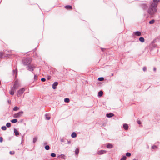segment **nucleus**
I'll use <instances>...</instances> for the list:
<instances>
[{"label":"nucleus","mask_w":160,"mask_h":160,"mask_svg":"<svg viewBox=\"0 0 160 160\" xmlns=\"http://www.w3.org/2000/svg\"><path fill=\"white\" fill-rule=\"evenodd\" d=\"M139 40L141 42H144L145 40L144 38L142 37H140L139 39Z\"/></svg>","instance_id":"aec40b11"},{"label":"nucleus","mask_w":160,"mask_h":160,"mask_svg":"<svg viewBox=\"0 0 160 160\" xmlns=\"http://www.w3.org/2000/svg\"><path fill=\"white\" fill-rule=\"evenodd\" d=\"M23 113L22 111H21L18 113L14 114L13 115V117L15 118H18L20 117Z\"/></svg>","instance_id":"20e7f679"},{"label":"nucleus","mask_w":160,"mask_h":160,"mask_svg":"<svg viewBox=\"0 0 160 160\" xmlns=\"http://www.w3.org/2000/svg\"><path fill=\"white\" fill-rule=\"evenodd\" d=\"M71 136L72 138H75L77 136V134L75 132H73L71 134Z\"/></svg>","instance_id":"412c9836"},{"label":"nucleus","mask_w":160,"mask_h":160,"mask_svg":"<svg viewBox=\"0 0 160 160\" xmlns=\"http://www.w3.org/2000/svg\"><path fill=\"white\" fill-rule=\"evenodd\" d=\"M37 138L36 137H35L33 138V142L35 143L37 141Z\"/></svg>","instance_id":"a878e982"},{"label":"nucleus","mask_w":160,"mask_h":160,"mask_svg":"<svg viewBox=\"0 0 160 160\" xmlns=\"http://www.w3.org/2000/svg\"><path fill=\"white\" fill-rule=\"evenodd\" d=\"M131 155V154L130 152H127L126 153V156L128 157H130Z\"/></svg>","instance_id":"72a5a7b5"},{"label":"nucleus","mask_w":160,"mask_h":160,"mask_svg":"<svg viewBox=\"0 0 160 160\" xmlns=\"http://www.w3.org/2000/svg\"><path fill=\"white\" fill-rule=\"evenodd\" d=\"M25 90V89L24 88H22V89L18 90L17 92V95H21L23 94Z\"/></svg>","instance_id":"423d86ee"},{"label":"nucleus","mask_w":160,"mask_h":160,"mask_svg":"<svg viewBox=\"0 0 160 160\" xmlns=\"http://www.w3.org/2000/svg\"><path fill=\"white\" fill-rule=\"evenodd\" d=\"M79 152V149L78 148H77L75 151V153L76 155L78 154Z\"/></svg>","instance_id":"393cba45"},{"label":"nucleus","mask_w":160,"mask_h":160,"mask_svg":"<svg viewBox=\"0 0 160 160\" xmlns=\"http://www.w3.org/2000/svg\"><path fill=\"white\" fill-rule=\"evenodd\" d=\"M123 127L125 130H127L128 129V125L127 124H123Z\"/></svg>","instance_id":"2eb2a0df"},{"label":"nucleus","mask_w":160,"mask_h":160,"mask_svg":"<svg viewBox=\"0 0 160 160\" xmlns=\"http://www.w3.org/2000/svg\"><path fill=\"white\" fill-rule=\"evenodd\" d=\"M3 138L2 137H0V142H2L3 141Z\"/></svg>","instance_id":"37998d69"},{"label":"nucleus","mask_w":160,"mask_h":160,"mask_svg":"<svg viewBox=\"0 0 160 160\" xmlns=\"http://www.w3.org/2000/svg\"><path fill=\"white\" fill-rule=\"evenodd\" d=\"M3 130H5L7 129L6 127L5 126H3L1 128Z\"/></svg>","instance_id":"473e14b6"},{"label":"nucleus","mask_w":160,"mask_h":160,"mask_svg":"<svg viewBox=\"0 0 160 160\" xmlns=\"http://www.w3.org/2000/svg\"><path fill=\"white\" fill-rule=\"evenodd\" d=\"M46 119L47 120H49L50 119V116L48 114H46L45 115Z\"/></svg>","instance_id":"6ab92c4d"},{"label":"nucleus","mask_w":160,"mask_h":160,"mask_svg":"<svg viewBox=\"0 0 160 160\" xmlns=\"http://www.w3.org/2000/svg\"><path fill=\"white\" fill-rule=\"evenodd\" d=\"M65 8L67 9H72V7L71 6L67 5L65 6Z\"/></svg>","instance_id":"dca6fc26"},{"label":"nucleus","mask_w":160,"mask_h":160,"mask_svg":"<svg viewBox=\"0 0 160 160\" xmlns=\"http://www.w3.org/2000/svg\"><path fill=\"white\" fill-rule=\"evenodd\" d=\"M137 122L139 124H140L141 123V122L139 120Z\"/></svg>","instance_id":"c03bdc74"},{"label":"nucleus","mask_w":160,"mask_h":160,"mask_svg":"<svg viewBox=\"0 0 160 160\" xmlns=\"http://www.w3.org/2000/svg\"><path fill=\"white\" fill-rule=\"evenodd\" d=\"M60 156L62 158L65 159V156L64 155L61 154Z\"/></svg>","instance_id":"f704fd0d"},{"label":"nucleus","mask_w":160,"mask_h":160,"mask_svg":"<svg viewBox=\"0 0 160 160\" xmlns=\"http://www.w3.org/2000/svg\"><path fill=\"white\" fill-rule=\"evenodd\" d=\"M103 95V92L102 91H100L98 93V96L99 97H101Z\"/></svg>","instance_id":"a211bd4d"},{"label":"nucleus","mask_w":160,"mask_h":160,"mask_svg":"<svg viewBox=\"0 0 160 160\" xmlns=\"http://www.w3.org/2000/svg\"><path fill=\"white\" fill-rule=\"evenodd\" d=\"M11 121L12 123H15L18 122V120L16 119H14L11 120Z\"/></svg>","instance_id":"4be33fe9"},{"label":"nucleus","mask_w":160,"mask_h":160,"mask_svg":"<svg viewBox=\"0 0 160 160\" xmlns=\"http://www.w3.org/2000/svg\"><path fill=\"white\" fill-rule=\"evenodd\" d=\"M19 109V108H18V107L17 106H15L13 108V110L14 111H17Z\"/></svg>","instance_id":"b1692460"},{"label":"nucleus","mask_w":160,"mask_h":160,"mask_svg":"<svg viewBox=\"0 0 160 160\" xmlns=\"http://www.w3.org/2000/svg\"><path fill=\"white\" fill-rule=\"evenodd\" d=\"M15 152L14 151H10L9 152V153L11 155H13L14 154Z\"/></svg>","instance_id":"c9c22d12"},{"label":"nucleus","mask_w":160,"mask_h":160,"mask_svg":"<svg viewBox=\"0 0 160 160\" xmlns=\"http://www.w3.org/2000/svg\"><path fill=\"white\" fill-rule=\"evenodd\" d=\"M45 148L46 150H48L50 149V147L48 145H46Z\"/></svg>","instance_id":"c85d7f7f"},{"label":"nucleus","mask_w":160,"mask_h":160,"mask_svg":"<svg viewBox=\"0 0 160 160\" xmlns=\"http://www.w3.org/2000/svg\"><path fill=\"white\" fill-rule=\"evenodd\" d=\"M58 82H54L52 85V88L53 89L56 88V87L58 85Z\"/></svg>","instance_id":"1a4fd4ad"},{"label":"nucleus","mask_w":160,"mask_h":160,"mask_svg":"<svg viewBox=\"0 0 160 160\" xmlns=\"http://www.w3.org/2000/svg\"><path fill=\"white\" fill-rule=\"evenodd\" d=\"M14 89H13L12 88H11V90H10L9 92L10 94L11 95H13L14 93V91H15Z\"/></svg>","instance_id":"f8f14e48"},{"label":"nucleus","mask_w":160,"mask_h":160,"mask_svg":"<svg viewBox=\"0 0 160 160\" xmlns=\"http://www.w3.org/2000/svg\"><path fill=\"white\" fill-rule=\"evenodd\" d=\"M41 80L42 82H45L46 81V79L45 78H41Z\"/></svg>","instance_id":"58836bf2"},{"label":"nucleus","mask_w":160,"mask_h":160,"mask_svg":"<svg viewBox=\"0 0 160 160\" xmlns=\"http://www.w3.org/2000/svg\"><path fill=\"white\" fill-rule=\"evenodd\" d=\"M31 60L30 59L26 58L22 60V63L24 65L28 66L31 63Z\"/></svg>","instance_id":"f03ea898"},{"label":"nucleus","mask_w":160,"mask_h":160,"mask_svg":"<svg viewBox=\"0 0 160 160\" xmlns=\"http://www.w3.org/2000/svg\"><path fill=\"white\" fill-rule=\"evenodd\" d=\"M155 22V20H152L149 21V23L150 24H152Z\"/></svg>","instance_id":"cd10ccee"},{"label":"nucleus","mask_w":160,"mask_h":160,"mask_svg":"<svg viewBox=\"0 0 160 160\" xmlns=\"http://www.w3.org/2000/svg\"><path fill=\"white\" fill-rule=\"evenodd\" d=\"M133 34L137 36H140L141 35V33L139 31H137L133 33Z\"/></svg>","instance_id":"9d476101"},{"label":"nucleus","mask_w":160,"mask_h":160,"mask_svg":"<svg viewBox=\"0 0 160 160\" xmlns=\"http://www.w3.org/2000/svg\"><path fill=\"white\" fill-rule=\"evenodd\" d=\"M153 70L154 71H155L156 70V68H155V67H154V68H153Z\"/></svg>","instance_id":"49530a36"},{"label":"nucleus","mask_w":160,"mask_h":160,"mask_svg":"<svg viewBox=\"0 0 160 160\" xmlns=\"http://www.w3.org/2000/svg\"><path fill=\"white\" fill-rule=\"evenodd\" d=\"M26 68L28 70L31 72H33L34 69L35 68V67L34 65L31 64L30 63L27 66Z\"/></svg>","instance_id":"7ed1b4c3"},{"label":"nucleus","mask_w":160,"mask_h":160,"mask_svg":"<svg viewBox=\"0 0 160 160\" xmlns=\"http://www.w3.org/2000/svg\"><path fill=\"white\" fill-rule=\"evenodd\" d=\"M160 0H153V2L151 4L148 10V13L150 15L154 14L157 11L158 2Z\"/></svg>","instance_id":"f257e3e1"},{"label":"nucleus","mask_w":160,"mask_h":160,"mask_svg":"<svg viewBox=\"0 0 160 160\" xmlns=\"http://www.w3.org/2000/svg\"><path fill=\"white\" fill-rule=\"evenodd\" d=\"M107 147L108 148H113V146L112 144L109 143L107 145Z\"/></svg>","instance_id":"f3484780"},{"label":"nucleus","mask_w":160,"mask_h":160,"mask_svg":"<svg viewBox=\"0 0 160 160\" xmlns=\"http://www.w3.org/2000/svg\"><path fill=\"white\" fill-rule=\"evenodd\" d=\"M142 7L143 9L144 10L148 8V6L145 4H143L142 5Z\"/></svg>","instance_id":"4468645a"},{"label":"nucleus","mask_w":160,"mask_h":160,"mask_svg":"<svg viewBox=\"0 0 160 160\" xmlns=\"http://www.w3.org/2000/svg\"><path fill=\"white\" fill-rule=\"evenodd\" d=\"M44 144H47V143H44Z\"/></svg>","instance_id":"8fccbe9b"},{"label":"nucleus","mask_w":160,"mask_h":160,"mask_svg":"<svg viewBox=\"0 0 160 160\" xmlns=\"http://www.w3.org/2000/svg\"><path fill=\"white\" fill-rule=\"evenodd\" d=\"M133 160H136V159H133Z\"/></svg>","instance_id":"3c124183"},{"label":"nucleus","mask_w":160,"mask_h":160,"mask_svg":"<svg viewBox=\"0 0 160 160\" xmlns=\"http://www.w3.org/2000/svg\"><path fill=\"white\" fill-rule=\"evenodd\" d=\"M38 78V76L36 75H34V79L35 80H36Z\"/></svg>","instance_id":"a19ab883"},{"label":"nucleus","mask_w":160,"mask_h":160,"mask_svg":"<svg viewBox=\"0 0 160 160\" xmlns=\"http://www.w3.org/2000/svg\"><path fill=\"white\" fill-rule=\"evenodd\" d=\"M51 156L52 157H55L56 156V155L55 153H52L51 154Z\"/></svg>","instance_id":"2f4dec72"},{"label":"nucleus","mask_w":160,"mask_h":160,"mask_svg":"<svg viewBox=\"0 0 160 160\" xmlns=\"http://www.w3.org/2000/svg\"><path fill=\"white\" fill-rule=\"evenodd\" d=\"M12 73L14 75H15V78H16L17 76V69H16L15 70H13Z\"/></svg>","instance_id":"6e6552de"},{"label":"nucleus","mask_w":160,"mask_h":160,"mask_svg":"<svg viewBox=\"0 0 160 160\" xmlns=\"http://www.w3.org/2000/svg\"><path fill=\"white\" fill-rule=\"evenodd\" d=\"M3 55V53L1 52H0V58H2Z\"/></svg>","instance_id":"e433bc0d"},{"label":"nucleus","mask_w":160,"mask_h":160,"mask_svg":"<svg viewBox=\"0 0 160 160\" xmlns=\"http://www.w3.org/2000/svg\"><path fill=\"white\" fill-rule=\"evenodd\" d=\"M50 78V76L48 77V79H49Z\"/></svg>","instance_id":"09e8293b"},{"label":"nucleus","mask_w":160,"mask_h":160,"mask_svg":"<svg viewBox=\"0 0 160 160\" xmlns=\"http://www.w3.org/2000/svg\"><path fill=\"white\" fill-rule=\"evenodd\" d=\"M152 149H155L157 148V146L156 145H154L152 146Z\"/></svg>","instance_id":"4c0bfd02"},{"label":"nucleus","mask_w":160,"mask_h":160,"mask_svg":"<svg viewBox=\"0 0 160 160\" xmlns=\"http://www.w3.org/2000/svg\"><path fill=\"white\" fill-rule=\"evenodd\" d=\"M60 141H61V142H66V141H65V140L64 139H63V138L61 139L60 140Z\"/></svg>","instance_id":"ea45409f"},{"label":"nucleus","mask_w":160,"mask_h":160,"mask_svg":"<svg viewBox=\"0 0 160 160\" xmlns=\"http://www.w3.org/2000/svg\"><path fill=\"white\" fill-rule=\"evenodd\" d=\"M126 159V157L125 156H123L120 160H125Z\"/></svg>","instance_id":"7c9ffc66"},{"label":"nucleus","mask_w":160,"mask_h":160,"mask_svg":"<svg viewBox=\"0 0 160 160\" xmlns=\"http://www.w3.org/2000/svg\"><path fill=\"white\" fill-rule=\"evenodd\" d=\"M106 152V151L104 150H101L98 151L97 152V153L99 155H101L105 153Z\"/></svg>","instance_id":"0eeeda50"},{"label":"nucleus","mask_w":160,"mask_h":160,"mask_svg":"<svg viewBox=\"0 0 160 160\" xmlns=\"http://www.w3.org/2000/svg\"><path fill=\"white\" fill-rule=\"evenodd\" d=\"M8 103L9 104L11 102V101L10 100H8Z\"/></svg>","instance_id":"de8ad7c7"},{"label":"nucleus","mask_w":160,"mask_h":160,"mask_svg":"<svg viewBox=\"0 0 160 160\" xmlns=\"http://www.w3.org/2000/svg\"><path fill=\"white\" fill-rule=\"evenodd\" d=\"M147 70V68L146 67H143V70L144 71H146Z\"/></svg>","instance_id":"79ce46f5"},{"label":"nucleus","mask_w":160,"mask_h":160,"mask_svg":"<svg viewBox=\"0 0 160 160\" xmlns=\"http://www.w3.org/2000/svg\"><path fill=\"white\" fill-rule=\"evenodd\" d=\"M114 114L112 113H109L106 114V116L108 118H111L114 116Z\"/></svg>","instance_id":"9b49d317"},{"label":"nucleus","mask_w":160,"mask_h":160,"mask_svg":"<svg viewBox=\"0 0 160 160\" xmlns=\"http://www.w3.org/2000/svg\"><path fill=\"white\" fill-rule=\"evenodd\" d=\"M19 87V84L17 80L14 83L13 87L12 88L13 89L16 90Z\"/></svg>","instance_id":"39448f33"},{"label":"nucleus","mask_w":160,"mask_h":160,"mask_svg":"<svg viewBox=\"0 0 160 160\" xmlns=\"http://www.w3.org/2000/svg\"><path fill=\"white\" fill-rule=\"evenodd\" d=\"M64 101L65 102L68 103L70 101V100L69 98H66L64 99Z\"/></svg>","instance_id":"5701e85b"},{"label":"nucleus","mask_w":160,"mask_h":160,"mask_svg":"<svg viewBox=\"0 0 160 160\" xmlns=\"http://www.w3.org/2000/svg\"><path fill=\"white\" fill-rule=\"evenodd\" d=\"M14 133H15V135L18 136L19 134V133L18 132V131L15 128H14Z\"/></svg>","instance_id":"ddd939ff"},{"label":"nucleus","mask_w":160,"mask_h":160,"mask_svg":"<svg viewBox=\"0 0 160 160\" xmlns=\"http://www.w3.org/2000/svg\"><path fill=\"white\" fill-rule=\"evenodd\" d=\"M104 78L103 77H100L98 78V80L99 81H102L104 80Z\"/></svg>","instance_id":"c756f323"},{"label":"nucleus","mask_w":160,"mask_h":160,"mask_svg":"<svg viewBox=\"0 0 160 160\" xmlns=\"http://www.w3.org/2000/svg\"><path fill=\"white\" fill-rule=\"evenodd\" d=\"M71 143V141H67V142L66 143L69 144Z\"/></svg>","instance_id":"a18cd8bd"},{"label":"nucleus","mask_w":160,"mask_h":160,"mask_svg":"<svg viewBox=\"0 0 160 160\" xmlns=\"http://www.w3.org/2000/svg\"><path fill=\"white\" fill-rule=\"evenodd\" d=\"M6 126L8 128H9L11 126V123L10 122H8L6 124Z\"/></svg>","instance_id":"bb28decb"}]
</instances>
